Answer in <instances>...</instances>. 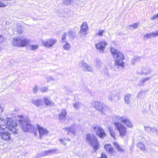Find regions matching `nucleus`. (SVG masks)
Here are the masks:
<instances>
[{"instance_id":"1","label":"nucleus","mask_w":158,"mask_h":158,"mask_svg":"<svg viewBox=\"0 0 158 158\" xmlns=\"http://www.w3.org/2000/svg\"><path fill=\"white\" fill-rule=\"evenodd\" d=\"M17 127V123L13 121L11 118H6L4 119L0 117V130L7 128L14 134H16L18 131Z\"/></svg>"},{"instance_id":"2","label":"nucleus","mask_w":158,"mask_h":158,"mask_svg":"<svg viewBox=\"0 0 158 158\" xmlns=\"http://www.w3.org/2000/svg\"><path fill=\"white\" fill-rule=\"evenodd\" d=\"M110 51L114 58L115 59L114 66L115 67L119 69L124 67V63L123 62L125 59L123 54L119 51L113 48H111Z\"/></svg>"},{"instance_id":"3","label":"nucleus","mask_w":158,"mask_h":158,"mask_svg":"<svg viewBox=\"0 0 158 158\" xmlns=\"http://www.w3.org/2000/svg\"><path fill=\"white\" fill-rule=\"evenodd\" d=\"M19 124L23 131L35 132L36 129L31 124L30 121L28 118L22 119L19 120Z\"/></svg>"},{"instance_id":"4","label":"nucleus","mask_w":158,"mask_h":158,"mask_svg":"<svg viewBox=\"0 0 158 158\" xmlns=\"http://www.w3.org/2000/svg\"><path fill=\"white\" fill-rule=\"evenodd\" d=\"M30 40L23 36L16 37L12 39V44L16 47H24L29 43Z\"/></svg>"},{"instance_id":"5","label":"nucleus","mask_w":158,"mask_h":158,"mask_svg":"<svg viewBox=\"0 0 158 158\" xmlns=\"http://www.w3.org/2000/svg\"><path fill=\"white\" fill-rule=\"evenodd\" d=\"M86 141L93 148L95 152L99 148V143L97 138L94 135L87 134L86 135Z\"/></svg>"},{"instance_id":"6","label":"nucleus","mask_w":158,"mask_h":158,"mask_svg":"<svg viewBox=\"0 0 158 158\" xmlns=\"http://www.w3.org/2000/svg\"><path fill=\"white\" fill-rule=\"evenodd\" d=\"M120 93L119 91L113 90L109 92L108 99L110 101L116 102L120 99Z\"/></svg>"},{"instance_id":"7","label":"nucleus","mask_w":158,"mask_h":158,"mask_svg":"<svg viewBox=\"0 0 158 158\" xmlns=\"http://www.w3.org/2000/svg\"><path fill=\"white\" fill-rule=\"evenodd\" d=\"M114 124L115 127L118 131L120 135L122 137L126 135L127 131L126 127L122 124L119 123L115 122Z\"/></svg>"},{"instance_id":"8","label":"nucleus","mask_w":158,"mask_h":158,"mask_svg":"<svg viewBox=\"0 0 158 158\" xmlns=\"http://www.w3.org/2000/svg\"><path fill=\"white\" fill-rule=\"evenodd\" d=\"M116 119L124 123L127 126L131 128L133 127V125L131 121L126 116H117L116 117Z\"/></svg>"},{"instance_id":"9","label":"nucleus","mask_w":158,"mask_h":158,"mask_svg":"<svg viewBox=\"0 0 158 158\" xmlns=\"http://www.w3.org/2000/svg\"><path fill=\"white\" fill-rule=\"evenodd\" d=\"M94 130L97 135L101 138H104L106 136L104 131L100 127L96 126L94 127Z\"/></svg>"},{"instance_id":"10","label":"nucleus","mask_w":158,"mask_h":158,"mask_svg":"<svg viewBox=\"0 0 158 158\" xmlns=\"http://www.w3.org/2000/svg\"><path fill=\"white\" fill-rule=\"evenodd\" d=\"M107 44V43L106 42L102 41L99 42L98 44H96L95 46L101 53H103L104 52L106 46Z\"/></svg>"},{"instance_id":"11","label":"nucleus","mask_w":158,"mask_h":158,"mask_svg":"<svg viewBox=\"0 0 158 158\" xmlns=\"http://www.w3.org/2000/svg\"><path fill=\"white\" fill-rule=\"evenodd\" d=\"M37 128L40 135V138L41 139L43 136L47 135L49 131L46 128L37 125Z\"/></svg>"},{"instance_id":"12","label":"nucleus","mask_w":158,"mask_h":158,"mask_svg":"<svg viewBox=\"0 0 158 158\" xmlns=\"http://www.w3.org/2000/svg\"><path fill=\"white\" fill-rule=\"evenodd\" d=\"M56 42V40L55 39H50L44 41H42L44 45L48 48L52 47Z\"/></svg>"},{"instance_id":"13","label":"nucleus","mask_w":158,"mask_h":158,"mask_svg":"<svg viewBox=\"0 0 158 158\" xmlns=\"http://www.w3.org/2000/svg\"><path fill=\"white\" fill-rule=\"evenodd\" d=\"M79 64V66L82 67V69L84 71L90 72H92L93 69L92 68L87 64L84 61L80 62Z\"/></svg>"},{"instance_id":"14","label":"nucleus","mask_w":158,"mask_h":158,"mask_svg":"<svg viewBox=\"0 0 158 158\" xmlns=\"http://www.w3.org/2000/svg\"><path fill=\"white\" fill-rule=\"evenodd\" d=\"M104 104L102 102L98 101H94L92 104V106L99 111Z\"/></svg>"},{"instance_id":"15","label":"nucleus","mask_w":158,"mask_h":158,"mask_svg":"<svg viewBox=\"0 0 158 158\" xmlns=\"http://www.w3.org/2000/svg\"><path fill=\"white\" fill-rule=\"evenodd\" d=\"M11 134L8 131H3L0 133V136L3 139L5 140H10V138Z\"/></svg>"},{"instance_id":"16","label":"nucleus","mask_w":158,"mask_h":158,"mask_svg":"<svg viewBox=\"0 0 158 158\" xmlns=\"http://www.w3.org/2000/svg\"><path fill=\"white\" fill-rule=\"evenodd\" d=\"M152 70L148 66H144L141 69V72H138V73L139 74H144L147 75L151 73Z\"/></svg>"},{"instance_id":"17","label":"nucleus","mask_w":158,"mask_h":158,"mask_svg":"<svg viewBox=\"0 0 158 158\" xmlns=\"http://www.w3.org/2000/svg\"><path fill=\"white\" fill-rule=\"evenodd\" d=\"M76 127L75 125H73L69 128H65V130L67 131L68 135H75L76 133Z\"/></svg>"},{"instance_id":"18","label":"nucleus","mask_w":158,"mask_h":158,"mask_svg":"<svg viewBox=\"0 0 158 158\" xmlns=\"http://www.w3.org/2000/svg\"><path fill=\"white\" fill-rule=\"evenodd\" d=\"M105 148L107 152H108L110 155H114L115 153L112 146L110 144H107L105 146Z\"/></svg>"},{"instance_id":"19","label":"nucleus","mask_w":158,"mask_h":158,"mask_svg":"<svg viewBox=\"0 0 158 158\" xmlns=\"http://www.w3.org/2000/svg\"><path fill=\"white\" fill-rule=\"evenodd\" d=\"M57 151V150L56 149H51L43 152L41 154L42 156H46L55 153Z\"/></svg>"},{"instance_id":"20","label":"nucleus","mask_w":158,"mask_h":158,"mask_svg":"<svg viewBox=\"0 0 158 158\" xmlns=\"http://www.w3.org/2000/svg\"><path fill=\"white\" fill-rule=\"evenodd\" d=\"M100 111L102 114H106L110 112V109L107 106L104 104L100 110Z\"/></svg>"},{"instance_id":"21","label":"nucleus","mask_w":158,"mask_h":158,"mask_svg":"<svg viewBox=\"0 0 158 158\" xmlns=\"http://www.w3.org/2000/svg\"><path fill=\"white\" fill-rule=\"evenodd\" d=\"M67 112L65 109H62L61 112L59 114V117L60 119L64 120L65 119L66 116L67 115Z\"/></svg>"},{"instance_id":"22","label":"nucleus","mask_w":158,"mask_h":158,"mask_svg":"<svg viewBox=\"0 0 158 158\" xmlns=\"http://www.w3.org/2000/svg\"><path fill=\"white\" fill-rule=\"evenodd\" d=\"M68 34V35L70 38H71L72 39H73L74 38L76 37V32L72 30H69Z\"/></svg>"},{"instance_id":"23","label":"nucleus","mask_w":158,"mask_h":158,"mask_svg":"<svg viewBox=\"0 0 158 158\" xmlns=\"http://www.w3.org/2000/svg\"><path fill=\"white\" fill-rule=\"evenodd\" d=\"M131 95L130 94H126L124 97L125 102L127 104H129L130 103V99L131 98Z\"/></svg>"},{"instance_id":"24","label":"nucleus","mask_w":158,"mask_h":158,"mask_svg":"<svg viewBox=\"0 0 158 158\" xmlns=\"http://www.w3.org/2000/svg\"><path fill=\"white\" fill-rule=\"evenodd\" d=\"M42 102V100L40 99L33 100H32V103L36 106H40Z\"/></svg>"},{"instance_id":"25","label":"nucleus","mask_w":158,"mask_h":158,"mask_svg":"<svg viewBox=\"0 0 158 158\" xmlns=\"http://www.w3.org/2000/svg\"><path fill=\"white\" fill-rule=\"evenodd\" d=\"M114 144L115 148H116L119 152H123L124 151V149L122 148L118 143L114 142Z\"/></svg>"},{"instance_id":"26","label":"nucleus","mask_w":158,"mask_h":158,"mask_svg":"<svg viewBox=\"0 0 158 158\" xmlns=\"http://www.w3.org/2000/svg\"><path fill=\"white\" fill-rule=\"evenodd\" d=\"M140 60V58L139 56H135L131 60V62L132 64L134 65L135 63L139 61Z\"/></svg>"},{"instance_id":"27","label":"nucleus","mask_w":158,"mask_h":158,"mask_svg":"<svg viewBox=\"0 0 158 158\" xmlns=\"http://www.w3.org/2000/svg\"><path fill=\"white\" fill-rule=\"evenodd\" d=\"M44 100L45 104L46 105H49L50 106H54V103L53 102L49 101L47 98H45Z\"/></svg>"},{"instance_id":"28","label":"nucleus","mask_w":158,"mask_h":158,"mask_svg":"<svg viewBox=\"0 0 158 158\" xmlns=\"http://www.w3.org/2000/svg\"><path fill=\"white\" fill-rule=\"evenodd\" d=\"M30 49L32 51H34L39 48V46L38 44H31L29 45Z\"/></svg>"},{"instance_id":"29","label":"nucleus","mask_w":158,"mask_h":158,"mask_svg":"<svg viewBox=\"0 0 158 158\" xmlns=\"http://www.w3.org/2000/svg\"><path fill=\"white\" fill-rule=\"evenodd\" d=\"M65 44L63 46V48L64 50H68L71 48L70 45L67 42H65Z\"/></svg>"},{"instance_id":"30","label":"nucleus","mask_w":158,"mask_h":158,"mask_svg":"<svg viewBox=\"0 0 158 158\" xmlns=\"http://www.w3.org/2000/svg\"><path fill=\"white\" fill-rule=\"evenodd\" d=\"M108 130L109 131L110 135L113 137L114 139H115L116 134L115 132L113 131L112 129L110 128V127H109Z\"/></svg>"},{"instance_id":"31","label":"nucleus","mask_w":158,"mask_h":158,"mask_svg":"<svg viewBox=\"0 0 158 158\" xmlns=\"http://www.w3.org/2000/svg\"><path fill=\"white\" fill-rule=\"evenodd\" d=\"M138 146L142 151L144 150L145 147V146L142 143H139L138 144Z\"/></svg>"},{"instance_id":"32","label":"nucleus","mask_w":158,"mask_h":158,"mask_svg":"<svg viewBox=\"0 0 158 158\" xmlns=\"http://www.w3.org/2000/svg\"><path fill=\"white\" fill-rule=\"evenodd\" d=\"M67 35V33H64L63 34L61 39V42L62 43H64L65 42H67L66 40Z\"/></svg>"},{"instance_id":"33","label":"nucleus","mask_w":158,"mask_h":158,"mask_svg":"<svg viewBox=\"0 0 158 158\" xmlns=\"http://www.w3.org/2000/svg\"><path fill=\"white\" fill-rule=\"evenodd\" d=\"M63 1L64 4L69 5L73 2V0H63Z\"/></svg>"},{"instance_id":"34","label":"nucleus","mask_w":158,"mask_h":158,"mask_svg":"<svg viewBox=\"0 0 158 158\" xmlns=\"http://www.w3.org/2000/svg\"><path fill=\"white\" fill-rule=\"evenodd\" d=\"M104 32V30L100 29L99 30L98 32L96 33L95 35H99L100 36H101L103 34Z\"/></svg>"},{"instance_id":"35","label":"nucleus","mask_w":158,"mask_h":158,"mask_svg":"<svg viewBox=\"0 0 158 158\" xmlns=\"http://www.w3.org/2000/svg\"><path fill=\"white\" fill-rule=\"evenodd\" d=\"M81 28L88 30V26L87 23L86 22H83L81 26Z\"/></svg>"},{"instance_id":"36","label":"nucleus","mask_w":158,"mask_h":158,"mask_svg":"<svg viewBox=\"0 0 158 158\" xmlns=\"http://www.w3.org/2000/svg\"><path fill=\"white\" fill-rule=\"evenodd\" d=\"M81 106V104L79 102H76L73 104V106L76 109H78L80 108Z\"/></svg>"},{"instance_id":"37","label":"nucleus","mask_w":158,"mask_h":158,"mask_svg":"<svg viewBox=\"0 0 158 158\" xmlns=\"http://www.w3.org/2000/svg\"><path fill=\"white\" fill-rule=\"evenodd\" d=\"M101 64V63L99 59H97L96 60V66L97 68L99 69Z\"/></svg>"},{"instance_id":"38","label":"nucleus","mask_w":158,"mask_h":158,"mask_svg":"<svg viewBox=\"0 0 158 158\" xmlns=\"http://www.w3.org/2000/svg\"><path fill=\"white\" fill-rule=\"evenodd\" d=\"M88 30L84 29L83 28L81 29V30L79 31V33L82 34L83 35H85L87 34V31Z\"/></svg>"},{"instance_id":"39","label":"nucleus","mask_w":158,"mask_h":158,"mask_svg":"<svg viewBox=\"0 0 158 158\" xmlns=\"http://www.w3.org/2000/svg\"><path fill=\"white\" fill-rule=\"evenodd\" d=\"M144 131L147 132H149L151 131L152 127L148 126H144Z\"/></svg>"},{"instance_id":"40","label":"nucleus","mask_w":158,"mask_h":158,"mask_svg":"<svg viewBox=\"0 0 158 158\" xmlns=\"http://www.w3.org/2000/svg\"><path fill=\"white\" fill-rule=\"evenodd\" d=\"M151 37V33H150L145 35L143 36V39L145 40H147L148 39H150Z\"/></svg>"},{"instance_id":"41","label":"nucleus","mask_w":158,"mask_h":158,"mask_svg":"<svg viewBox=\"0 0 158 158\" xmlns=\"http://www.w3.org/2000/svg\"><path fill=\"white\" fill-rule=\"evenodd\" d=\"M38 86L37 85H35L33 87L32 89V92L34 94H36L37 92L38 89Z\"/></svg>"},{"instance_id":"42","label":"nucleus","mask_w":158,"mask_h":158,"mask_svg":"<svg viewBox=\"0 0 158 158\" xmlns=\"http://www.w3.org/2000/svg\"><path fill=\"white\" fill-rule=\"evenodd\" d=\"M46 79L47 80L48 82L52 81H54L55 80V79L52 77L51 76H48L46 77Z\"/></svg>"},{"instance_id":"43","label":"nucleus","mask_w":158,"mask_h":158,"mask_svg":"<svg viewBox=\"0 0 158 158\" xmlns=\"http://www.w3.org/2000/svg\"><path fill=\"white\" fill-rule=\"evenodd\" d=\"M152 132L155 133L156 135H158V131L154 127H152L151 130Z\"/></svg>"},{"instance_id":"44","label":"nucleus","mask_w":158,"mask_h":158,"mask_svg":"<svg viewBox=\"0 0 158 158\" xmlns=\"http://www.w3.org/2000/svg\"><path fill=\"white\" fill-rule=\"evenodd\" d=\"M150 33L152 37H154L155 36L158 35L156 31V32H152Z\"/></svg>"},{"instance_id":"45","label":"nucleus","mask_w":158,"mask_h":158,"mask_svg":"<svg viewBox=\"0 0 158 158\" xmlns=\"http://www.w3.org/2000/svg\"><path fill=\"white\" fill-rule=\"evenodd\" d=\"M48 89V88L47 87H42L41 88V92H46Z\"/></svg>"},{"instance_id":"46","label":"nucleus","mask_w":158,"mask_h":158,"mask_svg":"<svg viewBox=\"0 0 158 158\" xmlns=\"http://www.w3.org/2000/svg\"><path fill=\"white\" fill-rule=\"evenodd\" d=\"M138 85L140 86H144V83L142 79L139 81Z\"/></svg>"},{"instance_id":"47","label":"nucleus","mask_w":158,"mask_h":158,"mask_svg":"<svg viewBox=\"0 0 158 158\" xmlns=\"http://www.w3.org/2000/svg\"><path fill=\"white\" fill-rule=\"evenodd\" d=\"M60 142H61L62 144L64 146L66 145L67 143L65 142V139H60Z\"/></svg>"},{"instance_id":"48","label":"nucleus","mask_w":158,"mask_h":158,"mask_svg":"<svg viewBox=\"0 0 158 158\" xmlns=\"http://www.w3.org/2000/svg\"><path fill=\"white\" fill-rule=\"evenodd\" d=\"M139 23H135L133 25H130V26H132L134 28H137L138 26Z\"/></svg>"},{"instance_id":"49","label":"nucleus","mask_w":158,"mask_h":158,"mask_svg":"<svg viewBox=\"0 0 158 158\" xmlns=\"http://www.w3.org/2000/svg\"><path fill=\"white\" fill-rule=\"evenodd\" d=\"M150 79V77H146V78H144L143 79H142V80L143 81L144 83H144L146 81H147L149 80Z\"/></svg>"},{"instance_id":"50","label":"nucleus","mask_w":158,"mask_h":158,"mask_svg":"<svg viewBox=\"0 0 158 158\" xmlns=\"http://www.w3.org/2000/svg\"><path fill=\"white\" fill-rule=\"evenodd\" d=\"M150 79V77H146V78H144L143 79H142V80L143 81L144 83H144L146 81H147L149 80Z\"/></svg>"},{"instance_id":"51","label":"nucleus","mask_w":158,"mask_h":158,"mask_svg":"<svg viewBox=\"0 0 158 158\" xmlns=\"http://www.w3.org/2000/svg\"><path fill=\"white\" fill-rule=\"evenodd\" d=\"M4 39L2 35H0V43H1L4 41Z\"/></svg>"},{"instance_id":"52","label":"nucleus","mask_w":158,"mask_h":158,"mask_svg":"<svg viewBox=\"0 0 158 158\" xmlns=\"http://www.w3.org/2000/svg\"><path fill=\"white\" fill-rule=\"evenodd\" d=\"M158 18V14L155 15L154 16H153L152 18H151V19L152 20H154L156 18Z\"/></svg>"},{"instance_id":"53","label":"nucleus","mask_w":158,"mask_h":158,"mask_svg":"<svg viewBox=\"0 0 158 158\" xmlns=\"http://www.w3.org/2000/svg\"><path fill=\"white\" fill-rule=\"evenodd\" d=\"M21 27H19V28H18L16 29V31H17V32L19 34H21L22 33V31L20 30H21Z\"/></svg>"},{"instance_id":"54","label":"nucleus","mask_w":158,"mask_h":158,"mask_svg":"<svg viewBox=\"0 0 158 158\" xmlns=\"http://www.w3.org/2000/svg\"><path fill=\"white\" fill-rule=\"evenodd\" d=\"M107 158V156L106 155H105L104 153H102L101 157L100 158Z\"/></svg>"},{"instance_id":"55","label":"nucleus","mask_w":158,"mask_h":158,"mask_svg":"<svg viewBox=\"0 0 158 158\" xmlns=\"http://www.w3.org/2000/svg\"><path fill=\"white\" fill-rule=\"evenodd\" d=\"M6 5L3 3L0 2V7H5Z\"/></svg>"},{"instance_id":"56","label":"nucleus","mask_w":158,"mask_h":158,"mask_svg":"<svg viewBox=\"0 0 158 158\" xmlns=\"http://www.w3.org/2000/svg\"><path fill=\"white\" fill-rule=\"evenodd\" d=\"M140 93H139V94H138V96H139V94H140Z\"/></svg>"}]
</instances>
